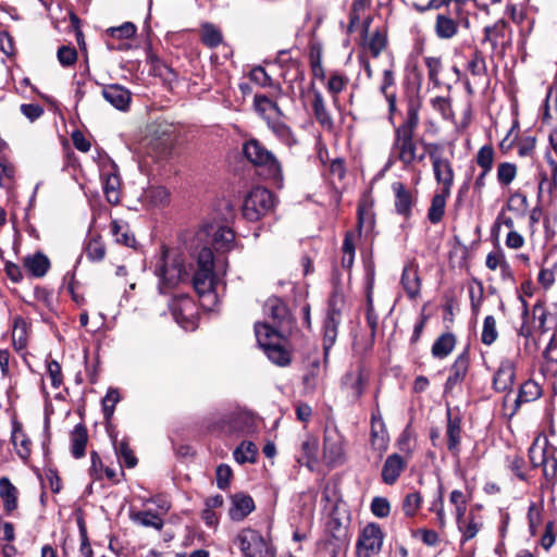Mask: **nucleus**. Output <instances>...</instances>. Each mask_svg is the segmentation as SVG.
Returning a JSON list of instances; mask_svg holds the SVG:
<instances>
[{
    "instance_id": "nucleus-1",
    "label": "nucleus",
    "mask_w": 557,
    "mask_h": 557,
    "mask_svg": "<svg viewBox=\"0 0 557 557\" xmlns=\"http://www.w3.org/2000/svg\"><path fill=\"white\" fill-rule=\"evenodd\" d=\"M263 311L272 322L255 323L257 342L271 361L281 367L288 366L292 358L284 343L287 342V333L292 330L294 318L287 305L277 296L267 299Z\"/></svg>"
},
{
    "instance_id": "nucleus-2",
    "label": "nucleus",
    "mask_w": 557,
    "mask_h": 557,
    "mask_svg": "<svg viewBox=\"0 0 557 557\" xmlns=\"http://www.w3.org/2000/svg\"><path fill=\"white\" fill-rule=\"evenodd\" d=\"M406 114L398 126H394V138L387 165L399 161L404 170L417 162L418 140L416 131L420 123L422 99L418 92H407L405 97Z\"/></svg>"
},
{
    "instance_id": "nucleus-3",
    "label": "nucleus",
    "mask_w": 557,
    "mask_h": 557,
    "mask_svg": "<svg viewBox=\"0 0 557 557\" xmlns=\"http://www.w3.org/2000/svg\"><path fill=\"white\" fill-rule=\"evenodd\" d=\"M154 274L159 278L158 290L162 295H168L181 283H186L190 278V269H187L184 256L178 251L161 246L160 258L156 264Z\"/></svg>"
},
{
    "instance_id": "nucleus-4",
    "label": "nucleus",
    "mask_w": 557,
    "mask_h": 557,
    "mask_svg": "<svg viewBox=\"0 0 557 557\" xmlns=\"http://www.w3.org/2000/svg\"><path fill=\"white\" fill-rule=\"evenodd\" d=\"M243 153L253 166L263 169L269 178L282 180L281 162L259 139L250 138L246 140L243 144Z\"/></svg>"
},
{
    "instance_id": "nucleus-5",
    "label": "nucleus",
    "mask_w": 557,
    "mask_h": 557,
    "mask_svg": "<svg viewBox=\"0 0 557 557\" xmlns=\"http://www.w3.org/2000/svg\"><path fill=\"white\" fill-rule=\"evenodd\" d=\"M469 24V20L463 11V0H456L454 8H448L437 12L434 33L441 40H449L458 35L460 24Z\"/></svg>"
},
{
    "instance_id": "nucleus-6",
    "label": "nucleus",
    "mask_w": 557,
    "mask_h": 557,
    "mask_svg": "<svg viewBox=\"0 0 557 557\" xmlns=\"http://www.w3.org/2000/svg\"><path fill=\"white\" fill-rule=\"evenodd\" d=\"M274 207V195L265 187H253L244 199L243 216L250 221H259Z\"/></svg>"
},
{
    "instance_id": "nucleus-7",
    "label": "nucleus",
    "mask_w": 557,
    "mask_h": 557,
    "mask_svg": "<svg viewBox=\"0 0 557 557\" xmlns=\"http://www.w3.org/2000/svg\"><path fill=\"white\" fill-rule=\"evenodd\" d=\"M341 322L342 309L338 307V299L336 296H331L322 324L323 361L325 366L329 362L330 351L336 343Z\"/></svg>"
},
{
    "instance_id": "nucleus-8",
    "label": "nucleus",
    "mask_w": 557,
    "mask_h": 557,
    "mask_svg": "<svg viewBox=\"0 0 557 557\" xmlns=\"http://www.w3.org/2000/svg\"><path fill=\"white\" fill-rule=\"evenodd\" d=\"M385 533L381 525L376 522H369L359 532L358 540L356 543V554L360 557H375L377 556L383 547Z\"/></svg>"
},
{
    "instance_id": "nucleus-9",
    "label": "nucleus",
    "mask_w": 557,
    "mask_h": 557,
    "mask_svg": "<svg viewBox=\"0 0 557 557\" xmlns=\"http://www.w3.org/2000/svg\"><path fill=\"white\" fill-rule=\"evenodd\" d=\"M375 283V264L372 259L364 261V294H366V321L370 329V345L373 346L377 325L379 314L373 302V289Z\"/></svg>"
},
{
    "instance_id": "nucleus-10",
    "label": "nucleus",
    "mask_w": 557,
    "mask_h": 557,
    "mask_svg": "<svg viewBox=\"0 0 557 557\" xmlns=\"http://www.w3.org/2000/svg\"><path fill=\"white\" fill-rule=\"evenodd\" d=\"M169 309L174 320L184 330L195 329L197 308L189 295L181 294L174 296L169 302Z\"/></svg>"
},
{
    "instance_id": "nucleus-11",
    "label": "nucleus",
    "mask_w": 557,
    "mask_h": 557,
    "mask_svg": "<svg viewBox=\"0 0 557 557\" xmlns=\"http://www.w3.org/2000/svg\"><path fill=\"white\" fill-rule=\"evenodd\" d=\"M462 419L463 416L458 407L450 408L447 404L446 408V430L445 440L447 450L454 457H459L461 453L462 441Z\"/></svg>"
},
{
    "instance_id": "nucleus-12",
    "label": "nucleus",
    "mask_w": 557,
    "mask_h": 557,
    "mask_svg": "<svg viewBox=\"0 0 557 557\" xmlns=\"http://www.w3.org/2000/svg\"><path fill=\"white\" fill-rule=\"evenodd\" d=\"M244 557H265L267 542L262 534L251 528L243 529L235 539Z\"/></svg>"
},
{
    "instance_id": "nucleus-13",
    "label": "nucleus",
    "mask_w": 557,
    "mask_h": 557,
    "mask_svg": "<svg viewBox=\"0 0 557 557\" xmlns=\"http://www.w3.org/2000/svg\"><path fill=\"white\" fill-rule=\"evenodd\" d=\"M470 352L469 349L466 348L449 367V374L444 384L445 394L451 393L458 384L465 381L470 369Z\"/></svg>"
},
{
    "instance_id": "nucleus-14",
    "label": "nucleus",
    "mask_w": 557,
    "mask_h": 557,
    "mask_svg": "<svg viewBox=\"0 0 557 557\" xmlns=\"http://www.w3.org/2000/svg\"><path fill=\"white\" fill-rule=\"evenodd\" d=\"M516 362L509 358L500 361L499 367L493 375V389L496 393L509 394L516 380Z\"/></svg>"
},
{
    "instance_id": "nucleus-15",
    "label": "nucleus",
    "mask_w": 557,
    "mask_h": 557,
    "mask_svg": "<svg viewBox=\"0 0 557 557\" xmlns=\"http://www.w3.org/2000/svg\"><path fill=\"white\" fill-rule=\"evenodd\" d=\"M392 189L395 196V212L405 220H409L417 203V197L403 182H394Z\"/></svg>"
},
{
    "instance_id": "nucleus-16",
    "label": "nucleus",
    "mask_w": 557,
    "mask_h": 557,
    "mask_svg": "<svg viewBox=\"0 0 557 557\" xmlns=\"http://www.w3.org/2000/svg\"><path fill=\"white\" fill-rule=\"evenodd\" d=\"M370 444L374 450L384 453L388 448L389 435L379 405L371 413Z\"/></svg>"
},
{
    "instance_id": "nucleus-17",
    "label": "nucleus",
    "mask_w": 557,
    "mask_h": 557,
    "mask_svg": "<svg viewBox=\"0 0 557 557\" xmlns=\"http://www.w3.org/2000/svg\"><path fill=\"white\" fill-rule=\"evenodd\" d=\"M101 95L116 110L122 112L128 111L132 102V92L126 87L120 84L102 85Z\"/></svg>"
},
{
    "instance_id": "nucleus-18",
    "label": "nucleus",
    "mask_w": 557,
    "mask_h": 557,
    "mask_svg": "<svg viewBox=\"0 0 557 557\" xmlns=\"http://www.w3.org/2000/svg\"><path fill=\"white\" fill-rule=\"evenodd\" d=\"M409 461V459L398 453L388 455L381 471L382 482L386 485H394L407 469Z\"/></svg>"
},
{
    "instance_id": "nucleus-19",
    "label": "nucleus",
    "mask_w": 557,
    "mask_h": 557,
    "mask_svg": "<svg viewBox=\"0 0 557 557\" xmlns=\"http://www.w3.org/2000/svg\"><path fill=\"white\" fill-rule=\"evenodd\" d=\"M400 285L409 300H416L420 296L422 280L417 263L408 262L405 264L400 276Z\"/></svg>"
},
{
    "instance_id": "nucleus-20",
    "label": "nucleus",
    "mask_w": 557,
    "mask_h": 557,
    "mask_svg": "<svg viewBox=\"0 0 557 557\" xmlns=\"http://www.w3.org/2000/svg\"><path fill=\"white\" fill-rule=\"evenodd\" d=\"M310 92L312 95L311 109L313 116L323 129L332 132L335 126L334 120L326 107L322 92L314 87L313 83L311 84Z\"/></svg>"
},
{
    "instance_id": "nucleus-21",
    "label": "nucleus",
    "mask_w": 557,
    "mask_h": 557,
    "mask_svg": "<svg viewBox=\"0 0 557 557\" xmlns=\"http://www.w3.org/2000/svg\"><path fill=\"white\" fill-rule=\"evenodd\" d=\"M255 509V500L249 494L245 492H238L231 495V507L228 509V517L232 521H243Z\"/></svg>"
},
{
    "instance_id": "nucleus-22",
    "label": "nucleus",
    "mask_w": 557,
    "mask_h": 557,
    "mask_svg": "<svg viewBox=\"0 0 557 557\" xmlns=\"http://www.w3.org/2000/svg\"><path fill=\"white\" fill-rule=\"evenodd\" d=\"M189 281L191 282L195 292L200 298L208 296L212 299H215L216 276L214 271L195 270L194 274L190 275Z\"/></svg>"
},
{
    "instance_id": "nucleus-23",
    "label": "nucleus",
    "mask_w": 557,
    "mask_h": 557,
    "mask_svg": "<svg viewBox=\"0 0 557 557\" xmlns=\"http://www.w3.org/2000/svg\"><path fill=\"white\" fill-rule=\"evenodd\" d=\"M11 443L13 444L17 456L26 463L32 455L33 443L23 429V424L17 420H12Z\"/></svg>"
},
{
    "instance_id": "nucleus-24",
    "label": "nucleus",
    "mask_w": 557,
    "mask_h": 557,
    "mask_svg": "<svg viewBox=\"0 0 557 557\" xmlns=\"http://www.w3.org/2000/svg\"><path fill=\"white\" fill-rule=\"evenodd\" d=\"M23 269L35 278L44 277L51 268L50 259L40 250L26 255L22 260Z\"/></svg>"
},
{
    "instance_id": "nucleus-25",
    "label": "nucleus",
    "mask_w": 557,
    "mask_h": 557,
    "mask_svg": "<svg viewBox=\"0 0 557 557\" xmlns=\"http://www.w3.org/2000/svg\"><path fill=\"white\" fill-rule=\"evenodd\" d=\"M231 435H250L257 431L256 418L252 412L239 410L230 412Z\"/></svg>"
},
{
    "instance_id": "nucleus-26",
    "label": "nucleus",
    "mask_w": 557,
    "mask_h": 557,
    "mask_svg": "<svg viewBox=\"0 0 557 557\" xmlns=\"http://www.w3.org/2000/svg\"><path fill=\"white\" fill-rule=\"evenodd\" d=\"M268 128L275 138L289 149L299 144L298 137L292 127L280 119L264 117Z\"/></svg>"
},
{
    "instance_id": "nucleus-27",
    "label": "nucleus",
    "mask_w": 557,
    "mask_h": 557,
    "mask_svg": "<svg viewBox=\"0 0 557 557\" xmlns=\"http://www.w3.org/2000/svg\"><path fill=\"white\" fill-rule=\"evenodd\" d=\"M342 384L349 386L352 399L359 401L369 385V375L363 367H359L356 372H346L342 377Z\"/></svg>"
},
{
    "instance_id": "nucleus-28",
    "label": "nucleus",
    "mask_w": 557,
    "mask_h": 557,
    "mask_svg": "<svg viewBox=\"0 0 557 557\" xmlns=\"http://www.w3.org/2000/svg\"><path fill=\"white\" fill-rule=\"evenodd\" d=\"M349 77L341 71H332L326 82L325 88L332 98V103L337 111L343 110V106L339 100V95L349 85Z\"/></svg>"
},
{
    "instance_id": "nucleus-29",
    "label": "nucleus",
    "mask_w": 557,
    "mask_h": 557,
    "mask_svg": "<svg viewBox=\"0 0 557 557\" xmlns=\"http://www.w3.org/2000/svg\"><path fill=\"white\" fill-rule=\"evenodd\" d=\"M541 396L542 387L535 381L530 379L523 382L519 387L510 417L517 414L523 404L534 401Z\"/></svg>"
},
{
    "instance_id": "nucleus-30",
    "label": "nucleus",
    "mask_w": 557,
    "mask_h": 557,
    "mask_svg": "<svg viewBox=\"0 0 557 557\" xmlns=\"http://www.w3.org/2000/svg\"><path fill=\"white\" fill-rule=\"evenodd\" d=\"M89 435L85 423H77L70 432L71 455L75 459H82L86 455Z\"/></svg>"
},
{
    "instance_id": "nucleus-31",
    "label": "nucleus",
    "mask_w": 557,
    "mask_h": 557,
    "mask_svg": "<svg viewBox=\"0 0 557 557\" xmlns=\"http://www.w3.org/2000/svg\"><path fill=\"white\" fill-rule=\"evenodd\" d=\"M432 166L434 178L436 183L442 186L440 189L451 191L455 178L451 162L446 158L443 160H434V164H432Z\"/></svg>"
},
{
    "instance_id": "nucleus-32",
    "label": "nucleus",
    "mask_w": 557,
    "mask_h": 557,
    "mask_svg": "<svg viewBox=\"0 0 557 557\" xmlns=\"http://www.w3.org/2000/svg\"><path fill=\"white\" fill-rule=\"evenodd\" d=\"M0 498L7 515H11L18 506V490L8 476L0 478Z\"/></svg>"
},
{
    "instance_id": "nucleus-33",
    "label": "nucleus",
    "mask_w": 557,
    "mask_h": 557,
    "mask_svg": "<svg viewBox=\"0 0 557 557\" xmlns=\"http://www.w3.org/2000/svg\"><path fill=\"white\" fill-rule=\"evenodd\" d=\"M458 531L461 533V545L468 541L473 540L483 528V519L481 516L474 513V508L468 512L467 519L457 525Z\"/></svg>"
},
{
    "instance_id": "nucleus-34",
    "label": "nucleus",
    "mask_w": 557,
    "mask_h": 557,
    "mask_svg": "<svg viewBox=\"0 0 557 557\" xmlns=\"http://www.w3.org/2000/svg\"><path fill=\"white\" fill-rule=\"evenodd\" d=\"M450 193L451 191L440 189L433 195L426 214L431 224L435 225L442 222L445 215L446 202L450 197Z\"/></svg>"
},
{
    "instance_id": "nucleus-35",
    "label": "nucleus",
    "mask_w": 557,
    "mask_h": 557,
    "mask_svg": "<svg viewBox=\"0 0 557 557\" xmlns=\"http://www.w3.org/2000/svg\"><path fill=\"white\" fill-rule=\"evenodd\" d=\"M323 457L327 466L334 467L343 463L344 450L342 443L338 440H333L331 436L325 435L323 442Z\"/></svg>"
},
{
    "instance_id": "nucleus-36",
    "label": "nucleus",
    "mask_w": 557,
    "mask_h": 557,
    "mask_svg": "<svg viewBox=\"0 0 557 557\" xmlns=\"http://www.w3.org/2000/svg\"><path fill=\"white\" fill-rule=\"evenodd\" d=\"M375 225V218L372 211V203L361 200L357 207V232L358 236L361 235L362 231L370 232Z\"/></svg>"
},
{
    "instance_id": "nucleus-37",
    "label": "nucleus",
    "mask_w": 557,
    "mask_h": 557,
    "mask_svg": "<svg viewBox=\"0 0 557 557\" xmlns=\"http://www.w3.org/2000/svg\"><path fill=\"white\" fill-rule=\"evenodd\" d=\"M457 339L456 336L446 332L441 334L433 343L431 352L436 359H444L454 350Z\"/></svg>"
},
{
    "instance_id": "nucleus-38",
    "label": "nucleus",
    "mask_w": 557,
    "mask_h": 557,
    "mask_svg": "<svg viewBox=\"0 0 557 557\" xmlns=\"http://www.w3.org/2000/svg\"><path fill=\"white\" fill-rule=\"evenodd\" d=\"M509 26L508 22L504 18L498 20L493 25H486L483 28L482 44L490 42L492 50L498 48L499 39L505 37V30Z\"/></svg>"
},
{
    "instance_id": "nucleus-39",
    "label": "nucleus",
    "mask_w": 557,
    "mask_h": 557,
    "mask_svg": "<svg viewBox=\"0 0 557 557\" xmlns=\"http://www.w3.org/2000/svg\"><path fill=\"white\" fill-rule=\"evenodd\" d=\"M319 441L313 436H308L301 443V456L297 458L300 465H305L312 469L313 465L318 462Z\"/></svg>"
},
{
    "instance_id": "nucleus-40",
    "label": "nucleus",
    "mask_w": 557,
    "mask_h": 557,
    "mask_svg": "<svg viewBox=\"0 0 557 557\" xmlns=\"http://www.w3.org/2000/svg\"><path fill=\"white\" fill-rule=\"evenodd\" d=\"M350 517L347 516L345 519L339 517L338 510L335 508L330 513L326 522L325 534H339L349 536Z\"/></svg>"
},
{
    "instance_id": "nucleus-41",
    "label": "nucleus",
    "mask_w": 557,
    "mask_h": 557,
    "mask_svg": "<svg viewBox=\"0 0 557 557\" xmlns=\"http://www.w3.org/2000/svg\"><path fill=\"white\" fill-rule=\"evenodd\" d=\"M542 463L545 487H554L557 483V458L554 455H548L544 448L542 450Z\"/></svg>"
},
{
    "instance_id": "nucleus-42",
    "label": "nucleus",
    "mask_w": 557,
    "mask_h": 557,
    "mask_svg": "<svg viewBox=\"0 0 557 557\" xmlns=\"http://www.w3.org/2000/svg\"><path fill=\"white\" fill-rule=\"evenodd\" d=\"M350 536L339 534H326L325 540L322 542V548L330 557H338L339 553L347 549Z\"/></svg>"
},
{
    "instance_id": "nucleus-43",
    "label": "nucleus",
    "mask_w": 557,
    "mask_h": 557,
    "mask_svg": "<svg viewBox=\"0 0 557 557\" xmlns=\"http://www.w3.org/2000/svg\"><path fill=\"white\" fill-rule=\"evenodd\" d=\"M111 233L115 237V242L117 244L132 248L135 247L136 238L134 234L129 232V226L127 223L113 220L111 222Z\"/></svg>"
},
{
    "instance_id": "nucleus-44",
    "label": "nucleus",
    "mask_w": 557,
    "mask_h": 557,
    "mask_svg": "<svg viewBox=\"0 0 557 557\" xmlns=\"http://www.w3.org/2000/svg\"><path fill=\"white\" fill-rule=\"evenodd\" d=\"M116 457L123 465L128 468H135L138 463V459L135 456L133 449L129 447L128 438L124 437L121 441L113 444Z\"/></svg>"
},
{
    "instance_id": "nucleus-45",
    "label": "nucleus",
    "mask_w": 557,
    "mask_h": 557,
    "mask_svg": "<svg viewBox=\"0 0 557 557\" xmlns=\"http://www.w3.org/2000/svg\"><path fill=\"white\" fill-rule=\"evenodd\" d=\"M253 109L264 120V117H269L265 115L268 110H272L276 113L277 116L283 115V111L277 104L276 101L269 98L263 94H256L253 97Z\"/></svg>"
},
{
    "instance_id": "nucleus-46",
    "label": "nucleus",
    "mask_w": 557,
    "mask_h": 557,
    "mask_svg": "<svg viewBox=\"0 0 557 557\" xmlns=\"http://www.w3.org/2000/svg\"><path fill=\"white\" fill-rule=\"evenodd\" d=\"M234 459L239 463H255L257 460L258 448L252 442H242L233 453Z\"/></svg>"
},
{
    "instance_id": "nucleus-47",
    "label": "nucleus",
    "mask_w": 557,
    "mask_h": 557,
    "mask_svg": "<svg viewBox=\"0 0 557 557\" xmlns=\"http://www.w3.org/2000/svg\"><path fill=\"white\" fill-rule=\"evenodd\" d=\"M505 207L507 210L515 212L518 218L523 219L529 207L528 198L524 194L517 190L510 194Z\"/></svg>"
},
{
    "instance_id": "nucleus-48",
    "label": "nucleus",
    "mask_w": 557,
    "mask_h": 557,
    "mask_svg": "<svg viewBox=\"0 0 557 557\" xmlns=\"http://www.w3.org/2000/svg\"><path fill=\"white\" fill-rule=\"evenodd\" d=\"M414 438V432L411 428V423L407 424L406 428L401 431L398 438L396 440V447L400 453L404 454L403 457L407 459H411L413 455V447L411 446V441Z\"/></svg>"
},
{
    "instance_id": "nucleus-49",
    "label": "nucleus",
    "mask_w": 557,
    "mask_h": 557,
    "mask_svg": "<svg viewBox=\"0 0 557 557\" xmlns=\"http://www.w3.org/2000/svg\"><path fill=\"white\" fill-rule=\"evenodd\" d=\"M213 242L218 246V249L230 251L234 247L235 233L227 226H221L215 231Z\"/></svg>"
},
{
    "instance_id": "nucleus-50",
    "label": "nucleus",
    "mask_w": 557,
    "mask_h": 557,
    "mask_svg": "<svg viewBox=\"0 0 557 557\" xmlns=\"http://www.w3.org/2000/svg\"><path fill=\"white\" fill-rule=\"evenodd\" d=\"M518 174V166L512 162H500L497 165V182L500 186H509Z\"/></svg>"
},
{
    "instance_id": "nucleus-51",
    "label": "nucleus",
    "mask_w": 557,
    "mask_h": 557,
    "mask_svg": "<svg viewBox=\"0 0 557 557\" xmlns=\"http://www.w3.org/2000/svg\"><path fill=\"white\" fill-rule=\"evenodd\" d=\"M467 70L473 76L483 77L487 76V65L483 52L475 49L468 62Z\"/></svg>"
},
{
    "instance_id": "nucleus-52",
    "label": "nucleus",
    "mask_w": 557,
    "mask_h": 557,
    "mask_svg": "<svg viewBox=\"0 0 557 557\" xmlns=\"http://www.w3.org/2000/svg\"><path fill=\"white\" fill-rule=\"evenodd\" d=\"M120 177L116 174H109L103 182V193L108 202L116 205L120 202Z\"/></svg>"
},
{
    "instance_id": "nucleus-53",
    "label": "nucleus",
    "mask_w": 557,
    "mask_h": 557,
    "mask_svg": "<svg viewBox=\"0 0 557 557\" xmlns=\"http://www.w3.org/2000/svg\"><path fill=\"white\" fill-rule=\"evenodd\" d=\"M231 416L228 413L219 414L208 420L207 430L210 433L231 435Z\"/></svg>"
},
{
    "instance_id": "nucleus-54",
    "label": "nucleus",
    "mask_w": 557,
    "mask_h": 557,
    "mask_svg": "<svg viewBox=\"0 0 557 557\" xmlns=\"http://www.w3.org/2000/svg\"><path fill=\"white\" fill-rule=\"evenodd\" d=\"M85 253L90 261H101L106 257V246L100 236L91 237L86 247Z\"/></svg>"
},
{
    "instance_id": "nucleus-55",
    "label": "nucleus",
    "mask_w": 557,
    "mask_h": 557,
    "mask_svg": "<svg viewBox=\"0 0 557 557\" xmlns=\"http://www.w3.org/2000/svg\"><path fill=\"white\" fill-rule=\"evenodd\" d=\"M121 400V395L117 388L110 387L102 398V413L103 418L112 419L116 404Z\"/></svg>"
},
{
    "instance_id": "nucleus-56",
    "label": "nucleus",
    "mask_w": 557,
    "mask_h": 557,
    "mask_svg": "<svg viewBox=\"0 0 557 557\" xmlns=\"http://www.w3.org/2000/svg\"><path fill=\"white\" fill-rule=\"evenodd\" d=\"M495 151L492 145L482 146L476 156L475 162L485 172H491L494 164Z\"/></svg>"
},
{
    "instance_id": "nucleus-57",
    "label": "nucleus",
    "mask_w": 557,
    "mask_h": 557,
    "mask_svg": "<svg viewBox=\"0 0 557 557\" xmlns=\"http://www.w3.org/2000/svg\"><path fill=\"white\" fill-rule=\"evenodd\" d=\"M12 344L16 351H21L27 346V334L25 321L21 318L15 320L14 331L12 334Z\"/></svg>"
},
{
    "instance_id": "nucleus-58",
    "label": "nucleus",
    "mask_w": 557,
    "mask_h": 557,
    "mask_svg": "<svg viewBox=\"0 0 557 557\" xmlns=\"http://www.w3.org/2000/svg\"><path fill=\"white\" fill-rule=\"evenodd\" d=\"M422 504V496L419 492L407 494L401 504V509L406 517L412 518L417 515Z\"/></svg>"
},
{
    "instance_id": "nucleus-59",
    "label": "nucleus",
    "mask_w": 557,
    "mask_h": 557,
    "mask_svg": "<svg viewBox=\"0 0 557 557\" xmlns=\"http://www.w3.org/2000/svg\"><path fill=\"white\" fill-rule=\"evenodd\" d=\"M387 46L386 34L380 29H375L370 36L368 48L373 58H377Z\"/></svg>"
},
{
    "instance_id": "nucleus-60",
    "label": "nucleus",
    "mask_w": 557,
    "mask_h": 557,
    "mask_svg": "<svg viewBox=\"0 0 557 557\" xmlns=\"http://www.w3.org/2000/svg\"><path fill=\"white\" fill-rule=\"evenodd\" d=\"M498 337L496 320L493 315H486L483 321L481 341L484 345H492Z\"/></svg>"
},
{
    "instance_id": "nucleus-61",
    "label": "nucleus",
    "mask_w": 557,
    "mask_h": 557,
    "mask_svg": "<svg viewBox=\"0 0 557 557\" xmlns=\"http://www.w3.org/2000/svg\"><path fill=\"white\" fill-rule=\"evenodd\" d=\"M57 58L63 67H69L76 63L78 54L74 46L62 45L58 48Z\"/></svg>"
},
{
    "instance_id": "nucleus-62",
    "label": "nucleus",
    "mask_w": 557,
    "mask_h": 557,
    "mask_svg": "<svg viewBox=\"0 0 557 557\" xmlns=\"http://www.w3.org/2000/svg\"><path fill=\"white\" fill-rule=\"evenodd\" d=\"M34 299L41 302L49 311L54 310V293L53 289L46 286L37 285L34 288Z\"/></svg>"
},
{
    "instance_id": "nucleus-63",
    "label": "nucleus",
    "mask_w": 557,
    "mask_h": 557,
    "mask_svg": "<svg viewBox=\"0 0 557 557\" xmlns=\"http://www.w3.org/2000/svg\"><path fill=\"white\" fill-rule=\"evenodd\" d=\"M137 27L132 22H125L117 27L107 29L108 36L116 39H131L135 37Z\"/></svg>"
},
{
    "instance_id": "nucleus-64",
    "label": "nucleus",
    "mask_w": 557,
    "mask_h": 557,
    "mask_svg": "<svg viewBox=\"0 0 557 557\" xmlns=\"http://www.w3.org/2000/svg\"><path fill=\"white\" fill-rule=\"evenodd\" d=\"M554 325H557V302L553 305L552 310L542 311L539 315V330L541 333H546Z\"/></svg>"
}]
</instances>
